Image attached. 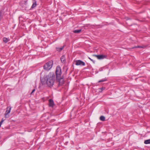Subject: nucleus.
Masks as SVG:
<instances>
[{
  "instance_id": "dca6fc26",
  "label": "nucleus",
  "mask_w": 150,
  "mask_h": 150,
  "mask_svg": "<svg viewBox=\"0 0 150 150\" xmlns=\"http://www.w3.org/2000/svg\"><path fill=\"white\" fill-rule=\"evenodd\" d=\"M88 59H90L91 61H92L95 64V61L93 60V59H91V58H90V57H88Z\"/></svg>"
},
{
  "instance_id": "4be33fe9",
  "label": "nucleus",
  "mask_w": 150,
  "mask_h": 150,
  "mask_svg": "<svg viewBox=\"0 0 150 150\" xmlns=\"http://www.w3.org/2000/svg\"><path fill=\"white\" fill-rule=\"evenodd\" d=\"M99 70H100V71H102V69H101V68Z\"/></svg>"
},
{
  "instance_id": "f8f14e48",
  "label": "nucleus",
  "mask_w": 150,
  "mask_h": 150,
  "mask_svg": "<svg viewBox=\"0 0 150 150\" xmlns=\"http://www.w3.org/2000/svg\"><path fill=\"white\" fill-rule=\"evenodd\" d=\"M144 143L145 144H150V139L145 140Z\"/></svg>"
},
{
  "instance_id": "f3484780",
  "label": "nucleus",
  "mask_w": 150,
  "mask_h": 150,
  "mask_svg": "<svg viewBox=\"0 0 150 150\" xmlns=\"http://www.w3.org/2000/svg\"><path fill=\"white\" fill-rule=\"evenodd\" d=\"M106 80L105 79H102V80H100V81H98V82L100 83V82H104V81H106Z\"/></svg>"
},
{
  "instance_id": "1a4fd4ad",
  "label": "nucleus",
  "mask_w": 150,
  "mask_h": 150,
  "mask_svg": "<svg viewBox=\"0 0 150 150\" xmlns=\"http://www.w3.org/2000/svg\"><path fill=\"white\" fill-rule=\"evenodd\" d=\"M32 1H33V4L31 6V8H33L36 6V0H32Z\"/></svg>"
},
{
  "instance_id": "0eeeda50",
  "label": "nucleus",
  "mask_w": 150,
  "mask_h": 150,
  "mask_svg": "<svg viewBox=\"0 0 150 150\" xmlns=\"http://www.w3.org/2000/svg\"><path fill=\"white\" fill-rule=\"evenodd\" d=\"M75 64L76 65L85 66V63L82 61L79 60L76 61Z\"/></svg>"
},
{
  "instance_id": "ddd939ff",
  "label": "nucleus",
  "mask_w": 150,
  "mask_h": 150,
  "mask_svg": "<svg viewBox=\"0 0 150 150\" xmlns=\"http://www.w3.org/2000/svg\"><path fill=\"white\" fill-rule=\"evenodd\" d=\"M105 118L104 116H101L100 118V120L102 121H104L105 120Z\"/></svg>"
},
{
  "instance_id": "aec40b11",
  "label": "nucleus",
  "mask_w": 150,
  "mask_h": 150,
  "mask_svg": "<svg viewBox=\"0 0 150 150\" xmlns=\"http://www.w3.org/2000/svg\"><path fill=\"white\" fill-rule=\"evenodd\" d=\"M3 121H4V120H2L0 122V127H1V125L2 123L3 122Z\"/></svg>"
},
{
  "instance_id": "6e6552de",
  "label": "nucleus",
  "mask_w": 150,
  "mask_h": 150,
  "mask_svg": "<svg viewBox=\"0 0 150 150\" xmlns=\"http://www.w3.org/2000/svg\"><path fill=\"white\" fill-rule=\"evenodd\" d=\"M54 103L53 100L52 99H50L49 100V106L50 107H53Z\"/></svg>"
},
{
  "instance_id": "20e7f679",
  "label": "nucleus",
  "mask_w": 150,
  "mask_h": 150,
  "mask_svg": "<svg viewBox=\"0 0 150 150\" xmlns=\"http://www.w3.org/2000/svg\"><path fill=\"white\" fill-rule=\"evenodd\" d=\"M56 78L61 77V70L59 67H57L56 68Z\"/></svg>"
},
{
  "instance_id": "412c9836",
  "label": "nucleus",
  "mask_w": 150,
  "mask_h": 150,
  "mask_svg": "<svg viewBox=\"0 0 150 150\" xmlns=\"http://www.w3.org/2000/svg\"><path fill=\"white\" fill-rule=\"evenodd\" d=\"M135 48H142V47L141 46H137L135 47Z\"/></svg>"
},
{
  "instance_id": "4468645a",
  "label": "nucleus",
  "mask_w": 150,
  "mask_h": 150,
  "mask_svg": "<svg viewBox=\"0 0 150 150\" xmlns=\"http://www.w3.org/2000/svg\"><path fill=\"white\" fill-rule=\"evenodd\" d=\"M81 29L75 30L73 31V32L75 33H80L81 32Z\"/></svg>"
},
{
  "instance_id": "f03ea898",
  "label": "nucleus",
  "mask_w": 150,
  "mask_h": 150,
  "mask_svg": "<svg viewBox=\"0 0 150 150\" xmlns=\"http://www.w3.org/2000/svg\"><path fill=\"white\" fill-rule=\"evenodd\" d=\"M53 64V62L51 60L45 64L44 66V69L46 71L49 70L52 68Z\"/></svg>"
},
{
  "instance_id": "9b49d317",
  "label": "nucleus",
  "mask_w": 150,
  "mask_h": 150,
  "mask_svg": "<svg viewBox=\"0 0 150 150\" xmlns=\"http://www.w3.org/2000/svg\"><path fill=\"white\" fill-rule=\"evenodd\" d=\"M3 39V41L5 43H6L9 41V40L8 38H7L6 37H4Z\"/></svg>"
},
{
  "instance_id": "39448f33",
  "label": "nucleus",
  "mask_w": 150,
  "mask_h": 150,
  "mask_svg": "<svg viewBox=\"0 0 150 150\" xmlns=\"http://www.w3.org/2000/svg\"><path fill=\"white\" fill-rule=\"evenodd\" d=\"M7 110L6 111L5 113V117L6 118H8L9 117V115H8V114L10 112L11 108L10 106H9L7 108Z\"/></svg>"
},
{
  "instance_id": "9d476101",
  "label": "nucleus",
  "mask_w": 150,
  "mask_h": 150,
  "mask_svg": "<svg viewBox=\"0 0 150 150\" xmlns=\"http://www.w3.org/2000/svg\"><path fill=\"white\" fill-rule=\"evenodd\" d=\"M66 59L64 56H62L61 58V60L62 63H65V62Z\"/></svg>"
},
{
  "instance_id": "f257e3e1",
  "label": "nucleus",
  "mask_w": 150,
  "mask_h": 150,
  "mask_svg": "<svg viewBox=\"0 0 150 150\" xmlns=\"http://www.w3.org/2000/svg\"><path fill=\"white\" fill-rule=\"evenodd\" d=\"M40 80L42 84L46 83L47 86L49 87H51L54 83L55 81V75L53 73H49L43 78H40Z\"/></svg>"
},
{
  "instance_id": "7ed1b4c3",
  "label": "nucleus",
  "mask_w": 150,
  "mask_h": 150,
  "mask_svg": "<svg viewBox=\"0 0 150 150\" xmlns=\"http://www.w3.org/2000/svg\"><path fill=\"white\" fill-rule=\"evenodd\" d=\"M56 81L58 83L59 86H62L64 83V80L63 76L56 78Z\"/></svg>"
},
{
  "instance_id": "6ab92c4d",
  "label": "nucleus",
  "mask_w": 150,
  "mask_h": 150,
  "mask_svg": "<svg viewBox=\"0 0 150 150\" xmlns=\"http://www.w3.org/2000/svg\"><path fill=\"white\" fill-rule=\"evenodd\" d=\"M35 89H34L31 92V93H30V94L31 95H32L33 93L34 92H35Z\"/></svg>"
},
{
  "instance_id": "2eb2a0df",
  "label": "nucleus",
  "mask_w": 150,
  "mask_h": 150,
  "mask_svg": "<svg viewBox=\"0 0 150 150\" xmlns=\"http://www.w3.org/2000/svg\"><path fill=\"white\" fill-rule=\"evenodd\" d=\"M63 48V47H62L60 48H57V51H60L62 50Z\"/></svg>"
},
{
  "instance_id": "423d86ee",
  "label": "nucleus",
  "mask_w": 150,
  "mask_h": 150,
  "mask_svg": "<svg viewBox=\"0 0 150 150\" xmlns=\"http://www.w3.org/2000/svg\"><path fill=\"white\" fill-rule=\"evenodd\" d=\"M93 56L96 57L99 59H103L106 57V56L104 55H97L93 54Z\"/></svg>"
},
{
  "instance_id": "a211bd4d",
  "label": "nucleus",
  "mask_w": 150,
  "mask_h": 150,
  "mask_svg": "<svg viewBox=\"0 0 150 150\" xmlns=\"http://www.w3.org/2000/svg\"><path fill=\"white\" fill-rule=\"evenodd\" d=\"M105 89V87H102L101 88H100L99 89L100 90H101V91H102L103 90H104Z\"/></svg>"
}]
</instances>
